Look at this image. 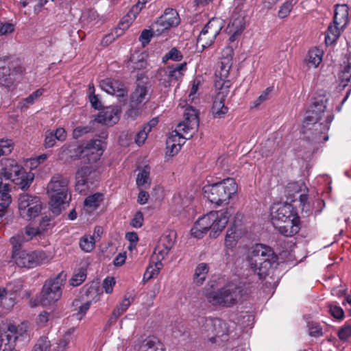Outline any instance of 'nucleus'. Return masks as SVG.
Returning <instances> with one entry per match:
<instances>
[{
    "label": "nucleus",
    "instance_id": "56",
    "mask_svg": "<svg viewBox=\"0 0 351 351\" xmlns=\"http://www.w3.org/2000/svg\"><path fill=\"white\" fill-rule=\"evenodd\" d=\"M64 204L62 199H51L49 202V205L51 211L56 214H60L61 211V206Z\"/></svg>",
    "mask_w": 351,
    "mask_h": 351
},
{
    "label": "nucleus",
    "instance_id": "3",
    "mask_svg": "<svg viewBox=\"0 0 351 351\" xmlns=\"http://www.w3.org/2000/svg\"><path fill=\"white\" fill-rule=\"evenodd\" d=\"M28 324L25 322L2 323L0 325V351H17L16 346L27 337Z\"/></svg>",
    "mask_w": 351,
    "mask_h": 351
},
{
    "label": "nucleus",
    "instance_id": "12",
    "mask_svg": "<svg viewBox=\"0 0 351 351\" xmlns=\"http://www.w3.org/2000/svg\"><path fill=\"white\" fill-rule=\"evenodd\" d=\"M220 83L217 84V94L212 106V113L215 118H221L228 111V108L225 106L224 101L230 93V84L229 82Z\"/></svg>",
    "mask_w": 351,
    "mask_h": 351
},
{
    "label": "nucleus",
    "instance_id": "24",
    "mask_svg": "<svg viewBox=\"0 0 351 351\" xmlns=\"http://www.w3.org/2000/svg\"><path fill=\"white\" fill-rule=\"evenodd\" d=\"M187 138L183 136L177 129L173 131L166 141L167 154L173 156L180 150L182 145L184 143V139Z\"/></svg>",
    "mask_w": 351,
    "mask_h": 351
},
{
    "label": "nucleus",
    "instance_id": "10",
    "mask_svg": "<svg viewBox=\"0 0 351 351\" xmlns=\"http://www.w3.org/2000/svg\"><path fill=\"white\" fill-rule=\"evenodd\" d=\"M233 49L232 47H226L222 51V56L219 62L218 67L215 71V86L217 88V84L221 82H229L232 84L230 80L227 78L229 76L230 70L232 66Z\"/></svg>",
    "mask_w": 351,
    "mask_h": 351
},
{
    "label": "nucleus",
    "instance_id": "14",
    "mask_svg": "<svg viewBox=\"0 0 351 351\" xmlns=\"http://www.w3.org/2000/svg\"><path fill=\"white\" fill-rule=\"evenodd\" d=\"M186 69V62L176 64V66H169L165 68H160L157 71L156 77L159 81L162 83H167L170 86L173 82H178L182 78L183 72ZM167 86V84H165Z\"/></svg>",
    "mask_w": 351,
    "mask_h": 351
},
{
    "label": "nucleus",
    "instance_id": "25",
    "mask_svg": "<svg viewBox=\"0 0 351 351\" xmlns=\"http://www.w3.org/2000/svg\"><path fill=\"white\" fill-rule=\"evenodd\" d=\"M308 188L303 182H292L287 184L285 188L287 197H306Z\"/></svg>",
    "mask_w": 351,
    "mask_h": 351
},
{
    "label": "nucleus",
    "instance_id": "8",
    "mask_svg": "<svg viewBox=\"0 0 351 351\" xmlns=\"http://www.w3.org/2000/svg\"><path fill=\"white\" fill-rule=\"evenodd\" d=\"M96 176L97 172L92 171L89 167H81L76 173L75 191L78 192L79 195L86 197H101L102 195L101 193H93L89 191V183L92 184L90 180Z\"/></svg>",
    "mask_w": 351,
    "mask_h": 351
},
{
    "label": "nucleus",
    "instance_id": "16",
    "mask_svg": "<svg viewBox=\"0 0 351 351\" xmlns=\"http://www.w3.org/2000/svg\"><path fill=\"white\" fill-rule=\"evenodd\" d=\"M19 210L21 217L31 220L40 213L42 204L37 199H19Z\"/></svg>",
    "mask_w": 351,
    "mask_h": 351
},
{
    "label": "nucleus",
    "instance_id": "20",
    "mask_svg": "<svg viewBox=\"0 0 351 351\" xmlns=\"http://www.w3.org/2000/svg\"><path fill=\"white\" fill-rule=\"evenodd\" d=\"M215 219L212 212L199 218L191 230V235L199 239L203 237L206 232L210 230Z\"/></svg>",
    "mask_w": 351,
    "mask_h": 351
},
{
    "label": "nucleus",
    "instance_id": "32",
    "mask_svg": "<svg viewBox=\"0 0 351 351\" xmlns=\"http://www.w3.org/2000/svg\"><path fill=\"white\" fill-rule=\"evenodd\" d=\"M245 27V18L241 14H234L228 25V31H237L242 33Z\"/></svg>",
    "mask_w": 351,
    "mask_h": 351
},
{
    "label": "nucleus",
    "instance_id": "41",
    "mask_svg": "<svg viewBox=\"0 0 351 351\" xmlns=\"http://www.w3.org/2000/svg\"><path fill=\"white\" fill-rule=\"evenodd\" d=\"M26 241L23 232H19L10 239V243L12 245V254L21 250L22 245Z\"/></svg>",
    "mask_w": 351,
    "mask_h": 351
},
{
    "label": "nucleus",
    "instance_id": "11",
    "mask_svg": "<svg viewBox=\"0 0 351 351\" xmlns=\"http://www.w3.org/2000/svg\"><path fill=\"white\" fill-rule=\"evenodd\" d=\"M46 256L42 252H27L20 250L12 254V260L20 267L32 268L45 262Z\"/></svg>",
    "mask_w": 351,
    "mask_h": 351
},
{
    "label": "nucleus",
    "instance_id": "55",
    "mask_svg": "<svg viewBox=\"0 0 351 351\" xmlns=\"http://www.w3.org/2000/svg\"><path fill=\"white\" fill-rule=\"evenodd\" d=\"M56 138L53 135V132L47 130L45 132V140H44V146L45 148H51L53 147L56 144Z\"/></svg>",
    "mask_w": 351,
    "mask_h": 351
},
{
    "label": "nucleus",
    "instance_id": "22",
    "mask_svg": "<svg viewBox=\"0 0 351 351\" xmlns=\"http://www.w3.org/2000/svg\"><path fill=\"white\" fill-rule=\"evenodd\" d=\"M100 87L107 93L116 95L117 97H124L128 90L124 84L118 80L111 78H106L100 82Z\"/></svg>",
    "mask_w": 351,
    "mask_h": 351
},
{
    "label": "nucleus",
    "instance_id": "53",
    "mask_svg": "<svg viewBox=\"0 0 351 351\" xmlns=\"http://www.w3.org/2000/svg\"><path fill=\"white\" fill-rule=\"evenodd\" d=\"M12 57L10 56H5L0 57V69L6 72L11 73V66H12Z\"/></svg>",
    "mask_w": 351,
    "mask_h": 351
},
{
    "label": "nucleus",
    "instance_id": "30",
    "mask_svg": "<svg viewBox=\"0 0 351 351\" xmlns=\"http://www.w3.org/2000/svg\"><path fill=\"white\" fill-rule=\"evenodd\" d=\"M221 186V197H232L237 191V184L233 178H228L220 182Z\"/></svg>",
    "mask_w": 351,
    "mask_h": 351
},
{
    "label": "nucleus",
    "instance_id": "52",
    "mask_svg": "<svg viewBox=\"0 0 351 351\" xmlns=\"http://www.w3.org/2000/svg\"><path fill=\"white\" fill-rule=\"evenodd\" d=\"M50 346V341L47 337H41L38 340L33 351H49Z\"/></svg>",
    "mask_w": 351,
    "mask_h": 351
},
{
    "label": "nucleus",
    "instance_id": "34",
    "mask_svg": "<svg viewBox=\"0 0 351 351\" xmlns=\"http://www.w3.org/2000/svg\"><path fill=\"white\" fill-rule=\"evenodd\" d=\"M162 259H159L158 258H156V262L154 263V265L149 266L143 276V282L145 283L150 279L154 278L155 276H158L159 274L160 269L162 267Z\"/></svg>",
    "mask_w": 351,
    "mask_h": 351
},
{
    "label": "nucleus",
    "instance_id": "26",
    "mask_svg": "<svg viewBox=\"0 0 351 351\" xmlns=\"http://www.w3.org/2000/svg\"><path fill=\"white\" fill-rule=\"evenodd\" d=\"M326 99H315V101L309 106L305 116L317 118V120H322L323 118L326 119V117L327 116V114L325 115V110L326 108Z\"/></svg>",
    "mask_w": 351,
    "mask_h": 351
},
{
    "label": "nucleus",
    "instance_id": "51",
    "mask_svg": "<svg viewBox=\"0 0 351 351\" xmlns=\"http://www.w3.org/2000/svg\"><path fill=\"white\" fill-rule=\"evenodd\" d=\"M183 56L182 53L176 47L172 48L162 58L163 62L168 60H172L173 61H180Z\"/></svg>",
    "mask_w": 351,
    "mask_h": 351
},
{
    "label": "nucleus",
    "instance_id": "4",
    "mask_svg": "<svg viewBox=\"0 0 351 351\" xmlns=\"http://www.w3.org/2000/svg\"><path fill=\"white\" fill-rule=\"evenodd\" d=\"M317 118L305 116L302 125V133L303 138L306 141L318 143L328 140L327 132L330 128V124L334 119V115L328 113L324 122L317 120Z\"/></svg>",
    "mask_w": 351,
    "mask_h": 351
},
{
    "label": "nucleus",
    "instance_id": "44",
    "mask_svg": "<svg viewBox=\"0 0 351 351\" xmlns=\"http://www.w3.org/2000/svg\"><path fill=\"white\" fill-rule=\"evenodd\" d=\"M239 239V235L237 233L236 228L231 227L228 229L226 239L225 245L228 247H232L236 245Z\"/></svg>",
    "mask_w": 351,
    "mask_h": 351
},
{
    "label": "nucleus",
    "instance_id": "61",
    "mask_svg": "<svg viewBox=\"0 0 351 351\" xmlns=\"http://www.w3.org/2000/svg\"><path fill=\"white\" fill-rule=\"evenodd\" d=\"M52 317L53 316L50 313L44 311L38 315L37 319V323L40 326H45L49 322L51 321Z\"/></svg>",
    "mask_w": 351,
    "mask_h": 351
},
{
    "label": "nucleus",
    "instance_id": "17",
    "mask_svg": "<svg viewBox=\"0 0 351 351\" xmlns=\"http://www.w3.org/2000/svg\"><path fill=\"white\" fill-rule=\"evenodd\" d=\"M184 120L177 125V130L187 134L191 130H196L199 126L198 111L189 106L184 111Z\"/></svg>",
    "mask_w": 351,
    "mask_h": 351
},
{
    "label": "nucleus",
    "instance_id": "27",
    "mask_svg": "<svg viewBox=\"0 0 351 351\" xmlns=\"http://www.w3.org/2000/svg\"><path fill=\"white\" fill-rule=\"evenodd\" d=\"M348 23V7L345 5H337L335 10L333 23L339 27H346Z\"/></svg>",
    "mask_w": 351,
    "mask_h": 351
},
{
    "label": "nucleus",
    "instance_id": "54",
    "mask_svg": "<svg viewBox=\"0 0 351 351\" xmlns=\"http://www.w3.org/2000/svg\"><path fill=\"white\" fill-rule=\"evenodd\" d=\"M93 128L90 125L79 126L73 131V137L75 139L81 137L82 135L92 132Z\"/></svg>",
    "mask_w": 351,
    "mask_h": 351
},
{
    "label": "nucleus",
    "instance_id": "5",
    "mask_svg": "<svg viewBox=\"0 0 351 351\" xmlns=\"http://www.w3.org/2000/svg\"><path fill=\"white\" fill-rule=\"evenodd\" d=\"M1 174L6 180H10L23 191L27 189L32 183L34 175L32 172H26L13 159L5 158L1 160Z\"/></svg>",
    "mask_w": 351,
    "mask_h": 351
},
{
    "label": "nucleus",
    "instance_id": "6",
    "mask_svg": "<svg viewBox=\"0 0 351 351\" xmlns=\"http://www.w3.org/2000/svg\"><path fill=\"white\" fill-rule=\"evenodd\" d=\"M207 301L215 306L230 307L236 304L241 297V289L230 282L217 291L206 293Z\"/></svg>",
    "mask_w": 351,
    "mask_h": 351
},
{
    "label": "nucleus",
    "instance_id": "33",
    "mask_svg": "<svg viewBox=\"0 0 351 351\" xmlns=\"http://www.w3.org/2000/svg\"><path fill=\"white\" fill-rule=\"evenodd\" d=\"M108 134L105 131H102L99 135V139L91 140L86 147L88 149L96 150L97 154L100 156L103 152V145L104 144V140L107 138Z\"/></svg>",
    "mask_w": 351,
    "mask_h": 351
},
{
    "label": "nucleus",
    "instance_id": "15",
    "mask_svg": "<svg viewBox=\"0 0 351 351\" xmlns=\"http://www.w3.org/2000/svg\"><path fill=\"white\" fill-rule=\"evenodd\" d=\"M180 23V19L177 11L169 8L165 9L164 14L156 21L152 29L156 27L155 31L159 34L165 29L178 26Z\"/></svg>",
    "mask_w": 351,
    "mask_h": 351
},
{
    "label": "nucleus",
    "instance_id": "59",
    "mask_svg": "<svg viewBox=\"0 0 351 351\" xmlns=\"http://www.w3.org/2000/svg\"><path fill=\"white\" fill-rule=\"evenodd\" d=\"M115 285V280L113 277H107L103 282V288L106 293H111Z\"/></svg>",
    "mask_w": 351,
    "mask_h": 351
},
{
    "label": "nucleus",
    "instance_id": "45",
    "mask_svg": "<svg viewBox=\"0 0 351 351\" xmlns=\"http://www.w3.org/2000/svg\"><path fill=\"white\" fill-rule=\"evenodd\" d=\"M131 304V301L130 298H124L123 301L116 306L112 312V316L111 319L114 317L116 320L119 317H120L126 310L128 308L130 305Z\"/></svg>",
    "mask_w": 351,
    "mask_h": 351
},
{
    "label": "nucleus",
    "instance_id": "38",
    "mask_svg": "<svg viewBox=\"0 0 351 351\" xmlns=\"http://www.w3.org/2000/svg\"><path fill=\"white\" fill-rule=\"evenodd\" d=\"M221 186L220 182L213 184L206 185L202 189L204 197H210L211 195L221 197Z\"/></svg>",
    "mask_w": 351,
    "mask_h": 351
},
{
    "label": "nucleus",
    "instance_id": "39",
    "mask_svg": "<svg viewBox=\"0 0 351 351\" xmlns=\"http://www.w3.org/2000/svg\"><path fill=\"white\" fill-rule=\"evenodd\" d=\"M86 267H81L75 269L74 274L70 280L71 285L77 287L80 285L86 278Z\"/></svg>",
    "mask_w": 351,
    "mask_h": 351
},
{
    "label": "nucleus",
    "instance_id": "7",
    "mask_svg": "<svg viewBox=\"0 0 351 351\" xmlns=\"http://www.w3.org/2000/svg\"><path fill=\"white\" fill-rule=\"evenodd\" d=\"M66 275L62 272L56 278L47 280L42 289L40 302L43 306H48L56 302L62 295V287L65 281Z\"/></svg>",
    "mask_w": 351,
    "mask_h": 351
},
{
    "label": "nucleus",
    "instance_id": "62",
    "mask_svg": "<svg viewBox=\"0 0 351 351\" xmlns=\"http://www.w3.org/2000/svg\"><path fill=\"white\" fill-rule=\"evenodd\" d=\"M91 305V302L88 301L86 302H84L81 306H79L78 311L76 313L77 319H82V317L85 315L87 311L90 308V306Z\"/></svg>",
    "mask_w": 351,
    "mask_h": 351
},
{
    "label": "nucleus",
    "instance_id": "13",
    "mask_svg": "<svg viewBox=\"0 0 351 351\" xmlns=\"http://www.w3.org/2000/svg\"><path fill=\"white\" fill-rule=\"evenodd\" d=\"M47 194L49 197H71L68 180L59 174L53 176L47 185Z\"/></svg>",
    "mask_w": 351,
    "mask_h": 351
},
{
    "label": "nucleus",
    "instance_id": "40",
    "mask_svg": "<svg viewBox=\"0 0 351 351\" xmlns=\"http://www.w3.org/2000/svg\"><path fill=\"white\" fill-rule=\"evenodd\" d=\"M150 167L145 165L142 169L140 170L136 176V184L139 187L145 186L149 184L151 180L149 178Z\"/></svg>",
    "mask_w": 351,
    "mask_h": 351
},
{
    "label": "nucleus",
    "instance_id": "23",
    "mask_svg": "<svg viewBox=\"0 0 351 351\" xmlns=\"http://www.w3.org/2000/svg\"><path fill=\"white\" fill-rule=\"evenodd\" d=\"M212 215L215 219L210 227V236L215 238L225 228L228 222L230 214L227 211H212Z\"/></svg>",
    "mask_w": 351,
    "mask_h": 351
},
{
    "label": "nucleus",
    "instance_id": "19",
    "mask_svg": "<svg viewBox=\"0 0 351 351\" xmlns=\"http://www.w3.org/2000/svg\"><path fill=\"white\" fill-rule=\"evenodd\" d=\"M149 88L145 84L138 83L134 91L131 94L130 106V112L136 114L140 106L149 101Z\"/></svg>",
    "mask_w": 351,
    "mask_h": 351
},
{
    "label": "nucleus",
    "instance_id": "60",
    "mask_svg": "<svg viewBox=\"0 0 351 351\" xmlns=\"http://www.w3.org/2000/svg\"><path fill=\"white\" fill-rule=\"evenodd\" d=\"M153 36V33L152 30L144 29L141 36H139V41L141 42L143 47H145L147 45Z\"/></svg>",
    "mask_w": 351,
    "mask_h": 351
},
{
    "label": "nucleus",
    "instance_id": "2",
    "mask_svg": "<svg viewBox=\"0 0 351 351\" xmlns=\"http://www.w3.org/2000/svg\"><path fill=\"white\" fill-rule=\"evenodd\" d=\"M277 259V256L270 247L261 243L252 246L247 256L250 268L260 278L268 274L269 269Z\"/></svg>",
    "mask_w": 351,
    "mask_h": 351
},
{
    "label": "nucleus",
    "instance_id": "9",
    "mask_svg": "<svg viewBox=\"0 0 351 351\" xmlns=\"http://www.w3.org/2000/svg\"><path fill=\"white\" fill-rule=\"evenodd\" d=\"M223 27V21L220 18H213L200 32L197 42L202 48L210 46Z\"/></svg>",
    "mask_w": 351,
    "mask_h": 351
},
{
    "label": "nucleus",
    "instance_id": "31",
    "mask_svg": "<svg viewBox=\"0 0 351 351\" xmlns=\"http://www.w3.org/2000/svg\"><path fill=\"white\" fill-rule=\"evenodd\" d=\"M345 27H339L336 24L330 25L326 32L325 42L327 45H332L339 38L341 32Z\"/></svg>",
    "mask_w": 351,
    "mask_h": 351
},
{
    "label": "nucleus",
    "instance_id": "48",
    "mask_svg": "<svg viewBox=\"0 0 351 351\" xmlns=\"http://www.w3.org/2000/svg\"><path fill=\"white\" fill-rule=\"evenodd\" d=\"M294 3H295L293 2V0H288L285 2L278 10V16L280 19H284L288 16L293 9Z\"/></svg>",
    "mask_w": 351,
    "mask_h": 351
},
{
    "label": "nucleus",
    "instance_id": "58",
    "mask_svg": "<svg viewBox=\"0 0 351 351\" xmlns=\"http://www.w3.org/2000/svg\"><path fill=\"white\" fill-rule=\"evenodd\" d=\"M338 337L342 341H346L351 337V325L342 327L338 332Z\"/></svg>",
    "mask_w": 351,
    "mask_h": 351
},
{
    "label": "nucleus",
    "instance_id": "35",
    "mask_svg": "<svg viewBox=\"0 0 351 351\" xmlns=\"http://www.w3.org/2000/svg\"><path fill=\"white\" fill-rule=\"evenodd\" d=\"M208 272V266L206 263H199L195 270L194 274V282L200 285L205 280Z\"/></svg>",
    "mask_w": 351,
    "mask_h": 351
},
{
    "label": "nucleus",
    "instance_id": "18",
    "mask_svg": "<svg viewBox=\"0 0 351 351\" xmlns=\"http://www.w3.org/2000/svg\"><path fill=\"white\" fill-rule=\"evenodd\" d=\"M176 233L169 231L161 236L154 250V255L159 259H164L173 247L176 241Z\"/></svg>",
    "mask_w": 351,
    "mask_h": 351
},
{
    "label": "nucleus",
    "instance_id": "43",
    "mask_svg": "<svg viewBox=\"0 0 351 351\" xmlns=\"http://www.w3.org/2000/svg\"><path fill=\"white\" fill-rule=\"evenodd\" d=\"M322 60V53L318 49H311L308 53V64L317 67Z\"/></svg>",
    "mask_w": 351,
    "mask_h": 351
},
{
    "label": "nucleus",
    "instance_id": "47",
    "mask_svg": "<svg viewBox=\"0 0 351 351\" xmlns=\"http://www.w3.org/2000/svg\"><path fill=\"white\" fill-rule=\"evenodd\" d=\"M94 237H83L80 241V246L82 250L86 252L92 251L95 246Z\"/></svg>",
    "mask_w": 351,
    "mask_h": 351
},
{
    "label": "nucleus",
    "instance_id": "64",
    "mask_svg": "<svg viewBox=\"0 0 351 351\" xmlns=\"http://www.w3.org/2000/svg\"><path fill=\"white\" fill-rule=\"evenodd\" d=\"M51 218L48 216H44L42 217L41 220L39 223V229L41 230L42 232L44 231L48 230L49 228L51 226Z\"/></svg>",
    "mask_w": 351,
    "mask_h": 351
},
{
    "label": "nucleus",
    "instance_id": "29",
    "mask_svg": "<svg viewBox=\"0 0 351 351\" xmlns=\"http://www.w3.org/2000/svg\"><path fill=\"white\" fill-rule=\"evenodd\" d=\"M339 80L341 81L339 86L345 88L351 80V56L347 58L342 64V69L339 73Z\"/></svg>",
    "mask_w": 351,
    "mask_h": 351
},
{
    "label": "nucleus",
    "instance_id": "21",
    "mask_svg": "<svg viewBox=\"0 0 351 351\" xmlns=\"http://www.w3.org/2000/svg\"><path fill=\"white\" fill-rule=\"evenodd\" d=\"M120 109L118 106H109L100 111L93 121L104 125H113L119 119Z\"/></svg>",
    "mask_w": 351,
    "mask_h": 351
},
{
    "label": "nucleus",
    "instance_id": "42",
    "mask_svg": "<svg viewBox=\"0 0 351 351\" xmlns=\"http://www.w3.org/2000/svg\"><path fill=\"white\" fill-rule=\"evenodd\" d=\"M62 154L69 156L70 158L79 157L83 153L81 146L63 145L60 149Z\"/></svg>",
    "mask_w": 351,
    "mask_h": 351
},
{
    "label": "nucleus",
    "instance_id": "36",
    "mask_svg": "<svg viewBox=\"0 0 351 351\" xmlns=\"http://www.w3.org/2000/svg\"><path fill=\"white\" fill-rule=\"evenodd\" d=\"M140 351H162L161 344L155 337H148L141 346Z\"/></svg>",
    "mask_w": 351,
    "mask_h": 351
},
{
    "label": "nucleus",
    "instance_id": "50",
    "mask_svg": "<svg viewBox=\"0 0 351 351\" xmlns=\"http://www.w3.org/2000/svg\"><path fill=\"white\" fill-rule=\"evenodd\" d=\"M102 199H85L84 206L87 213H91L100 205Z\"/></svg>",
    "mask_w": 351,
    "mask_h": 351
},
{
    "label": "nucleus",
    "instance_id": "1",
    "mask_svg": "<svg viewBox=\"0 0 351 351\" xmlns=\"http://www.w3.org/2000/svg\"><path fill=\"white\" fill-rule=\"evenodd\" d=\"M270 216L273 226L281 234L291 237L298 232L300 218L291 204L274 203L270 209Z\"/></svg>",
    "mask_w": 351,
    "mask_h": 351
},
{
    "label": "nucleus",
    "instance_id": "63",
    "mask_svg": "<svg viewBox=\"0 0 351 351\" xmlns=\"http://www.w3.org/2000/svg\"><path fill=\"white\" fill-rule=\"evenodd\" d=\"M143 213L140 211L137 212L133 219H132L131 221V223L130 224L134 227V228H141L143 225Z\"/></svg>",
    "mask_w": 351,
    "mask_h": 351
},
{
    "label": "nucleus",
    "instance_id": "37",
    "mask_svg": "<svg viewBox=\"0 0 351 351\" xmlns=\"http://www.w3.org/2000/svg\"><path fill=\"white\" fill-rule=\"evenodd\" d=\"M130 62L131 67L134 70H141L145 69L147 66V60L145 56L143 53H135L133 54L130 59Z\"/></svg>",
    "mask_w": 351,
    "mask_h": 351
},
{
    "label": "nucleus",
    "instance_id": "46",
    "mask_svg": "<svg viewBox=\"0 0 351 351\" xmlns=\"http://www.w3.org/2000/svg\"><path fill=\"white\" fill-rule=\"evenodd\" d=\"M308 335L313 337H319L323 335L322 327L319 323L315 322H308L307 323Z\"/></svg>",
    "mask_w": 351,
    "mask_h": 351
},
{
    "label": "nucleus",
    "instance_id": "28",
    "mask_svg": "<svg viewBox=\"0 0 351 351\" xmlns=\"http://www.w3.org/2000/svg\"><path fill=\"white\" fill-rule=\"evenodd\" d=\"M206 326H210V328H213L215 330V336L211 337L210 338V341L213 343L217 342V338L220 337H223L224 335H227L226 332V324L221 320L216 319L215 322H210L209 323H206Z\"/></svg>",
    "mask_w": 351,
    "mask_h": 351
},
{
    "label": "nucleus",
    "instance_id": "57",
    "mask_svg": "<svg viewBox=\"0 0 351 351\" xmlns=\"http://www.w3.org/2000/svg\"><path fill=\"white\" fill-rule=\"evenodd\" d=\"M271 91H272V88H271V87L267 88L265 89V90H264L261 94V95L258 97V99L256 101H254V106L257 107L258 106H259L261 104H262L265 101H267V99H269L270 93H271Z\"/></svg>",
    "mask_w": 351,
    "mask_h": 351
},
{
    "label": "nucleus",
    "instance_id": "49",
    "mask_svg": "<svg viewBox=\"0 0 351 351\" xmlns=\"http://www.w3.org/2000/svg\"><path fill=\"white\" fill-rule=\"evenodd\" d=\"M13 149V143L10 139H0V156L8 155L12 152Z\"/></svg>",
    "mask_w": 351,
    "mask_h": 351
}]
</instances>
